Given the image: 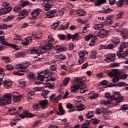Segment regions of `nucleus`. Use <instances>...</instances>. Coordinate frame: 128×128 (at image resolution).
<instances>
[{
    "instance_id": "53",
    "label": "nucleus",
    "mask_w": 128,
    "mask_h": 128,
    "mask_svg": "<svg viewBox=\"0 0 128 128\" xmlns=\"http://www.w3.org/2000/svg\"><path fill=\"white\" fill-rule=\"evenodd\" d=\"M122 36L124 38H128V32L127 31H124L122 32Z\"/></svg>"
},
{
    "instance_id": "44",
    "label": "nucleus",
    "mask_w": 128,
    "mask_h": 128,
    "mask_svg": "<svg viewBox=\"0 0 128 128\" xmlns=\"http://www.w3.org/2000/svg\"><path fill=\"white\" fill-rule=\"evenodd\" d=\"M34 92H29L28 94V98H30V100H34Z\"/></svg>"
},
{
    "instance_id": "1",
    "label": "nucleus",
    "mask_w": 128,
    "mask_h": 128,
    "mask_svg": "<svg viewBox=\"0 0 128 128\" xmlns=\"http://www.w3.org/2000/svg\"><path fill=\"white\" fill-rule=\"evenodd\" d=\"M56 44V40L54 38H48V44L42 47L40 50H36L34 48H30L28 50V54H38V56H42V54L44 52H49L50 50H52V45Z\"/></svg>"
},
{
    "instance_id": "50",
    "label": "nucleus",
    "mask_w": 128,
    "mask_h": 128,
    "mask_svg": "<svg viewBox=\"0 0 128 128\" xmlns=\"http://www.w3.org/2000/svg\"><path fill=\"white\" fill-rule=\"evenodd\" d=\"M90 56H91V58L93 60H96V58H97L96 56V52H92L90 53Z\"/></svg>"
},
{
    "instance_id": "28",
    "label": "nucleus",
    "mask_w": 128,
    "mask_h": 128,
    "mask_svg": "<svg viewBox=\"0 0 128 128\" xmlns=\"http://www.w3.org/2000/svg\"><path fill=\"white\" fill-rule=\"evenodd\" d=\"M66 108L69 110H68L69 112H72L76 110V109H74V105L70 103L68 104L66 106Z\"/></svg>"
},
{
    "instance_id": "40",
    "label": "nucleus",
    "mask_w": 128,
    "mask_h": 128,
    "mask_svg": "<svg viewBox=\"0 0 128 128\" xmlns=\"http://www.w3.org/2000/svg\"><path fill=\"white\" fill-rule=\"evenodd\" d=\"M76 12L79 16H86V12L82 10H78Z\"/></svg>"
},
{
    "instance_id": "7",
    "label": "nucleus",
    "mask_w": 128,
    "mask_h": 128,
    "mask_svg": "<svg viewBox=\"0 0 128 128\" xmlns=\"http://www.w3.org/2000/svg\"><path fill=\"white\" fill-rule=\"evenodd\" d=\"M12 94H4L2 99L0 100V106H6V104H10L12 102Z\"/></svg>"
},
{
    "instance_id": "57",
    "label": "nucleus",
    "mask_w": 128,
    "mask_h": 128,
    "mask_svg": "<svg viewBox=\"0 0 128 128\" xmlns=\"http://www.w3.org/2000/svg\"><path fill=\"white\" fill-rule=\"evenodd\" d=\"M24 56V54L22 52H18L15 54L16 58H20L21 56Z\"/></svg>"
},
{
    "instance_id": "52",
    "label": "nucleus",
    "mask_w": 128,
    "mask_h": 128,
    "mask_svg": "<svg viewBox=\"0 0 128 128\" xmlns=\"http://www.w3.org/2000/svg\"><path fill=\"white\" fill-rule=\"evenodd\" d=\"M30 4V2L28 1H22L21 2V6L23 7L24 8V6H26Z\"/></svg>"
},
{
    "instance_id": "21",
    "label": "nucleus",
    "mask_w": 128,
    "mask_h": 128,
    "mask_svg": "<svg viewBox=\"0 0 128 128\" xmlns=\"http://www.w3.org/2000/svg\"><path fill=\"white\" fill-rule=\"evenodd\" d=\"M20 118H32L34 114L30 113V111H24L22 114L19 115Z\"/></svg>"
},
{
    "instance_id": "22",
    "label": "nucleus",
    "mask_w": 128,
    "mask_h": 128,
    "mask_svg": "<svg viewBox=\"0 0 128 128\" xmlns=\"http://www.w3.org/2000/svg\"><path fill=\"white\" fill-rule=\"evenodd\" d=\"M72 39V41L76 40L78 38V34L76 33L74 35H72L71 34H68V40H70Z\"/></svg>"
},
{
    "instance_id": "54",
    "label": "nucleus",
    "mask_w": 128,
    "mask_h": 128,
    "mask_svg": "<svg viewBox=\"0 0 128 128\" xmlns=\"http://www.w3.org/2000/svg\"><path fill=\"white\" fill-rule=\"evenodd\" d=\"M14 18V16H8L7 18L4 19V22H10V20H12Z\"/></svg>"
},
{
    "instance_id": "5",
    "label": "nucleus",
    "mask_w": 128,
    "mask_h": 128,
    "mask_svg": "<svg viewBox=\"0 0 128 128\" xmlns=\"http://www.w3.org/2000/svg\"><path fill=\"white\" fill-rule=\"evenodd\" d=\"M128 48V42H120V49L118 51L116 52V55L120 58H126L128 56V49H127L126 51H124L122 50H124V48Z\"/></svg>"
},
{
    "instance_id": "26",
    "label": "nucleus",
    "mask_w": 128,
    "mask_h": 128,
    "mask_svg": "<svg viewBox=\"0 0 128 128\" xmlns=\"http://www.w3.org/2000/svg\"><path fill=\"white\" fill-rule=\"evenodd\" d=\"M40 12H42V9L40 8H36L32 12L31 14L33 18H36L40 14Z\"/></svg>"
},
{
    "instance_id": "15",
    "label": "nucleus",
    "mask_w": 128,
    "mask_h": 128,
    "mask_svg": "<svg viewBox=\"0 0 128 128\" xmlns=\"http://www.w3.org/2000/svg\"><path fill=\"white\" fill-rule=\"evenodd\" d=\"M108 86L111 88L112 86H126L124 88V90H128V84L124 82H119L118 84L110 82Z\"/></svg>"
},
{
    "instance_id": "43",
    "label": "nucleus",
    "mask_w": 128,
    "mask_h": 128,
    "mask_svg": "<svg viewBox=\"0 0 128 128\" xmlns=\"http://www.w3.org/2000/svg\"><path fill=\"white\" fill-rule=\"evenodd\" d=\"M102 116H104V118L105 120H108L110 118V114H108V112H106L103 113Z\"/></svg>"
},
{
    "instance_id": "19",
    "label": "nucleus",
    "mask_w": 128,
    "mask_h": 128,
    "mask_svg": "<svg viewBox=\"0 0 128 128\" xmlns=\"http://www.w3.org/2000/svg\"><path fill=\"white\" fill-rule=\"evenodd\" d=\"M1 44H2L7 46H10V48H14V50H20V48H18V46L17 45L8 43V42H6V41L4 40H2L1 41Z\"/></svg>"
},
{
    "instance_id": "56",
    "label": "nucleus",
    "mask_w": 128,
    "mask_h": 128,
    "mask_svg": "<svg viewBox=\"0 0 128 128\" xmlns=\"http://www.w3.org/2000/svg\"><path fill=\"white\" fill-rule=\"evenodd\" d=\"M8 112H10V114L12 116L14 114H16V108H11V109H9L8 110Z\"/></svg>"
},
{
    "instance_id": "38",
    "label": "nucleus",
    "mask_w": 128,
    "mask_h": 128,
    "mask_svg": "<svg viewBox=\"0 0 128 128\" xmlns=\"http://www.w3.org/2000/svg\"><path fill=\"white\" fill-rule=\"evenodd\" d=\"M58 37L60 40H68V35L66 36L62 34H58Z\"/></svg>"
},
{
    "instance_id": "59",
    "label": "nucleus",
    "mask_w": 128,
    "mask_h": 128,
    "mask_svg": "<svg viewBox=\"0 0 128 128\" xmlns=\"http://www.w3.org/2000/svg\"><path fill=\"white\" fill-rule=\"evenodd\" d=\"M124 12H119L117 14V18H122V16H124Z\"/></svg>"
},
{
    "instance_id": "23",
    "label": "nucleus",
    "mask_w": 128,
    "mask_h": 128,
    "mask_svg": "<svg viewBox=\"0 0 128 128\" xmlns=\"http://www.w3.org/2000/svg\"><path fill=\"white\" fill-rule=\"evenodd\" d=\"M88 94L89 96L88 98L90 100L96 99L98 96V94L94 91L89 92Z\"/></svg>"
},
{
    "instance_id": "29",
    "label": "nucleus",
    "mask_w": 128,
    "mask_h": 128,
    "mask_svg": "<svg viewBox=\"0 0 128 128\" xmlns=\"http://www.w3.org/2000/svg\"><path fill=\"white\" fill-rule=\"evenodd\" d=\"M114 24V21L110 19V17L108 16L106 19L105 22L103 24H107V26H110V24Z\"/></svg>"
},
{
    "instance_id": "31",
    "label": "nucleus",
    "mask_w": 128,
    "mask_h": 128,
    "mask_svg": "<svg viewBox=\"0 0 128 128\" xmlns=\"http://www.w3.org/2000/svg\"><path fill=\"white\" fill-rule=\"evenodd\" d=\"M90 38L96 40H98V36H94V34H89L86 37L85 40H86V42H88Z\"/></svg>"
},
{
    "instance_id": "8",
    "label": "nucleus",
    "mask_w": 128,
    "mask_h": 128,
    "mask_svg": "<svg viewBox=\"0 0 128 128\" xmlns=\"http://www.w3.org/2000/svg\"><path fill=\"white\" fill-rule=\"evenodd\" d=\"M10 4L7 2H4L2 3V6H4V8H0V16L2 14H8L12 10V6H8Z\"/></svg>"
},
{
    "instance_id": "62",
    "label": "nucleus",
    "mask_w": 128,
    "mask_h": 128,
    "mask_svg": "<svg viewBox=\"0 0 128 128\" xmlns=\"http://www.w3.org/2000/svg\"><path fill=\"white\" fill-rule=\"evenodd\" d=\"M100 50H108V46L106 45H100Z\"/></svg>"
},
{
    "instance_id": "9",
    "label": "nucleus",
    "mask_w": 128,
    "mask_h": 128,
    "mask_svg": "<svg viewBox=\"0 0 128 128\" xmlns=\"http://www.w3.org/2000/svg\"><path fill=\"white\" fill-rule=\"evenodd\" d=\"M48 106V100H43L42 101H40L39 104H34L32 108L34 110H38L40 108H46Z\"/></svg>"
},
{
    "instance_id": "49",
    "label": "nucleus",
    "mask_w": 128,
    "mask_h": 128,
    "mask_svg": "<svg viewBox=\"0 0 128 128\" xmlns=\"http://www.w3.org/2000/svg\"><path fill=\"white\" fill-rule=\"evenodd\" d=\"M70 77H67L64 79V80L63 82L64 86H68V82H70Z\"/></svg>"
},
{
    "instance_id": "35",
    "label": "nucleus",
    "mask_w": 128,
    "mask_h": 128,
    "mask_svg": "<svg viewBox=\"0 0 128 128\" xmlns=\"http://www.w3.org/2000/svg\"><path fill=\"white\" fill-rule=\"evenodd\" d=\"M104 110L105 108H97L96 109V110L95 112L96 114H104Z\"/></svg>"
},
{
    "instance_id": "33",
    "label": "nucleus",
    "mask_w": 128,
    "mask_h": 128,
    "mask_svg": "<svg viewBox=\"0 0 128 128\" xmlns=\"http://www.w3.org/2000/svg\"><path fill=\"white\" fill-rule=\"evenodd\" d=\"M70 26V22H66L65 25H61L60 26L58 30H68Z\"/></svg>"
},
{
    "instance_id": "2",
    "label": "nucleus",
    "mask_w": 128,
    "mask_h": 128,
    "mask_svg": "<svg viewBox=\"0 0 128 128\" xmlns=\"http://www.w3.org/2000/svg\"><path fill=\"white\" fill-rule=\"evenodd\" d=\"M84 78V77H81L80 78H77L75 80L76 82H78V84H74L73 86H71V92H78V90L80 88V94H84L86 92V90L84 88H82L80 86H86L85 84H84V82L82 80Z\"/></svg>"
},
{
    "instance_id": "16",
    "label": "nucleus",
    "mask_w": 128,
    "mask_h": 128,
    "mask_svg": "<svg viewBox=\"0 0 128 128\" xmlns=\"http://www.w3.org/2000/svg\"><path fill=\"white\" fill-rule=\"evenodd\" d=\"M32 2H36V0H32ZM42 8L44 10H50L52 8V4L50 3V0H44V2L42 4Z\"/></svg>"
},
{
    "instance_id": "37",
    "label": "nucleus",
    "mask_w": 128,
    "mask_h": 128,
    "mask_svg": "<svg viewBox=\"0 0 128 128\" xmlns=\"http://www.w3.org/2000/svg\"><path fill=\"white\" fill-rule=\"evenodd\" d=\"M48 94H50V91L48 90H44L42 91V93L41 94V96L44 98H47Z\"/></svg>"
},
{
    "instance_id": "11",
    "label": "nucleus",
    "mask_w": 128,
    "mask_h": 128,
    "mask_svg": "<svg viewBox=\"0 0 128 128\" xmlns=\"http://www.w3.org/2000/svg\"><path fill=\"white\" fill-rule=\"evenodd\" d=\"M98 36L101 38H106L110 36V30H106L104 28L100 29L98 32Z\"/></svg>"
},
{
    "instance_id": "36",
    "label": "nucleus",
    "mask_w": 128,
    "mask_h": 128,
    "mask_svg": "<svg viewBox=\"0 0 128 128\" xmlns=\"http://www.w3.org/2000/svg\"><path fill=\"white\" fill-rule=\"evenodd\" d=\"M106 0H98L95 2L96 6H99L100 4H106Z\"/></svg>"
},
{
    "instance_id": "47",
    "label": "nucleus",
    "mask_w": 128,
    "mask_h": 128,
    "mask_svg": "<svg viewBox=\"0 0 128 128\" xmlns=\"http://www.w3.org/2000/svg\"><path fill=\"white\" fill-rule=\"evenodd\" d=\"M2 60L5 62H10V58L8 56H4L2 57Z\"/></svg>"
},
{
    "instance_id": "30",
    "label": "nucleus",
    "mask_w": 128,
    "mask_h": 128,
    "mask_svg": "<svg viewBox=\"0 0 128 128\" xmlns=\"http://www.w3.org/2000/svg\"><path fill=\"white\" fill-rule=\"evenodd\" d=\"M13 100L14 102H20L22 100V96L18 95H13Z\"/></svg>"
},
{
    "instance_id": "3",
    "label": "nucleus",
    "mask_w": 128,
    "mask_h": 128,
    "mask_svg": "<svg viewBox=\"0 0 128 128\" xmlns=\"http://www.w3.org/2000/svg\"><path fill=\"white\" fill-rule=\"evenodd\" d=\"M108 76H112L114 78L112 80L113 82H116L120 80V78L122 80H126L128 78L126 74H124V76L120 75V72L118 69H113L111 71L108 72Z\"/></svg>"
},
{
    "instance_id": "32",
    "label": "nucleus",
    "mask_w": 128,
    "mask_h": 128,
    "mask_svg": "<svg viewBox=\"0 0 128 128\" xmlns=\"http://www.w3.org/2000/svg\"><path fill=\"white\" fill-rule=\"evenodd\" d=\"M24 72H28V70H19L18 72H14V74L16 76H24Z\"/></svg>"
},
{
    "instance_id": "17",
    "label": "nucleus",
    "mask_w": 128,
    "mask_h": 128,
    "mask_svg": "<svg viewBox=\"0 0 128 128\" xmlns=\"http://www.w3.org/2000/svg\"><path fill=\"white\" fill-rule=\"evenodd\" d=\"M3 84L6 88H10L11 86H12V82L10 80H5L2 81V78H0V86Z\"/></svg>"
},
{
    "instance_id": "61",
    "label": "nucleus",
    "mask_w": 128,
    "mask_h": 128,
    "mask_svg": "<svg viewBox=\"0 0 128 128\" xmlns=\"http://www.w3.org/2000/svg\"><path fill=\"white\" fill-rule=\"evenodd\" d=\"M46 82H54V78L50 77V76H48L46 77Z\"/></svg>"
},
{
    "instance_id": "20",
    "label": "nucleus",
    "mask_w": 128,
    "mask_h": 128,
    "mask_svg": "<svg viewBox=\"0 0 128 128\" xmlns=\"http://www.w3.org/2000/svg\"><path fill=\"white\" fill-rule=\"evenodd\" d=\"M58 12V10H49L46 13V18H52L56 16V14Z\"/></svg>"
},
{
    "instance_id": "4",
    "label": "nucleus",
    "mask_w": 128,
    "mask_h": 128,
    "mask_svg": "<svg viewBox=\"0 0 128 128\" xmlns=\"http://www.w3.org/2000/svg\"><path fill=\"white\" fill-rule=\"evenodd\" d=\"M105 97L106 98H110V100H108L106 101H102V104H104V106H108V104H110L112 102V100H115L116 102H122L124 100V96H117L116 97L115 95L110 96V94L108 92H106L105 94Z\"/></svg>"
},
{
    "instance_id": "60",
    "label": "nucleus",
    "mask_w": 128,
    "mask_h": 128,
    "mask_svg": "<svg viewBox=\"0 0 128 128\" xmlns=\"http://www.w3.org/2000/svg\"><path fill=\"white\" fill-rule=\"evenodd\" d=\"M112 12V10L110 8H108L106 10H104V14H109V12Z\"/></svg>"
},
{
    "instance_id": "45",
    "label": "nucleus",
    "mask_w": 128,
    "mask_h": 128,
    "mask_svg": "<svg viewBox=\"0 0 128 128\" xmlns=\"http://www.w3.org/2000/svg\"><path fill=\"white\" fill-rule=\"evenodd\" d=\"M28 77L30 80H36V74L33 73L28 74Z\"/></svg>"
},
{
    "instance_id": "14",
    "label": "nucleus",
    "mask_w": 128,
    "mask_h": 128,
    "mask_svg": "<svg viewBox=\"0 0 128 128\" xmlns=\"http://www.w3.org/2000/svg\"><path fill=\"white\" fill-rule=\"evenodd\" d=\"M120 39L118 38H114L113 40H112V42H114V44H108L107 45V50H112V48H114L115 46H116L118 44H120Z\"/></svg>"
},
{
    "instance_id": "58",
    "label": "nucleus",
    "mask_w": 128,
    "mask_h": 128,
    "mask_svg": "<svg viewBox=\"0 0 128 128\" xmlns=\"http://www.w3.org/2000/svg\"><path fill=\"white\" fill-rule=\"evenodd\" d=\"M6 70H12L14 69V66H12L10 65V64H8L7 66H6Z\"/></svg>"
},
{
    "instance_id": "41",
    "label": "nucleus",
    "mask_w": 128,
    "mask_h": 128,
    "mask_svg": "<svg viewBox=\"0 0 128 128\" xmlns=\"http://www.w3.org/2000/svg\"><path fill=\"white\" fill-rule=\"evenodd\" d=\"M94 112L92 111H89L88 112L86 113V116L87 118H92V116H94Z\"/></svg>"
},
{
    "instance_id": "12",
    "label": "nucleus",
    "mask_w": 128,
    "mask_h": 128,
    "mask_svg": "<svg viewBox=\"0 0 128 128\" xmlns=\"http://www.w3.org/2000/svg\"><path fill=\"white\" fill-rule=\"evenodd\" d=\"M88 54V52L86 50L80 51L78 53L80 58V60H78V62H79L80 64L84 62L85 56Z\"/></svg>"
},
{
    "instance_id": "34",
    "label": "nucleus",
    "mask_w": 128,
    "mask_h": 128,
    "mask_svg": "<svg viewBox=\"0 0 128 128\" xmlns=\"http://www.w3.org/2000/svg\"><path fill=\"white\" fill-rule=\"evenodd\" d=\"M32 41V36H28L26 38V40L22 43V44L23 46H28Z\"/></svg>"
},
{
    "instance_id": "10",
    "label": "nucleus",
    "mask_w": 128,
    "mask_h": 128,
    "mask_svg": "<svg viewBox=\"0 0 128 128\" xmlns=\"http://www.w3.org/2000/svg\"><path fill=\"white\" fill-rule=\"evenodd\" d=\"M46 74H50V71L48 70H44L42 71H39L38 73V76L37 78L38 80H41V82H42L46 78Z\"/></svg>"
},
{
    "instance_id": "25",
    "label": "nucleus",
    "mask_w": 128,
    "mask_h": 128,
    "mask_svg": "<svg viewBox=\"0 0 128 128\" xmlns=\"http://www.w3.org/2000/svg\"><path fill=\"white\" fill-rule=\"evenodd\" d=\"M32 36L34 38H36V40H40L42 36V34L40 32L36 33V32H33L32 33Z\"/></svg>"
},
{
    "instance_id": "46",
    "label": "nucleus",
    "mask_w": 128,
    "mask_h": 128,
    "mask_svg": "<svg viewBox=\"0 0 128 128\" xmlns=\"http://www.w3.org/2000/svg\"><path fill=\"white\" fill-rule=\"evenodd\" d=\"M126 110H128V105L124 104L120 107V108L118 109V110H122L123 112H126Z\"/></svg>"
},
{
    "instance_id": "42",
    "label": "nucleus",
    "mask_w": 128,
    "mask_h": 128,
    "mask_svg": "<svg viewBox=\"0 0 128 128\" xmlns=\"http://www.w3.org/2000/svg\"><path fill=\"white\" fill-rule=\"evenodd\" d=\"M91 124H100V120L96 118H92Z\"/></svg>"
},
{
    "instance_id": "48",
    "label": "nucleus",
    "mask_w": 128,
    "mask_h": 128,
    "mask_svg": "<svg viewBox=\"0 0 128 128\" xmlns=\"http://www.w3.org/2000/svg\"><path fill=\"white\" fill-rule=\"evenodd\" d=\"M84 104H80L76 105V108H78L79 110L82 111L84 110Z\"/></svg>"
},
{
    "instance_id": "24",
    "label": "nucleus",
    "mask_w": 128,
    "mask_h": 128,
    "mask_svg": "<svg viewBox=\"0 0 128 128\" xmlns=\"http://www.w3.org/2000/svg\"><path fill=\"white\" fill-rule=\"evenodd\" d=\"M30 66V63L29 62H26L24 63L23 64H20L18 66H17V70H18V68H20V70H24L26 68H28Z\"/></svg>"
},
{
    "instance_id": "51",
    "label": "nucleus",
    "mask_w": 128,
    "mask_h": 128,
    "mask_svg": "<svg viewBox=\"0 0 128 128\" xmlns=\"http://www.w3.org/2000/svg\"><path fill=\"white\" fill-rule=\"evenodd\" d=\"M62 98V95H58L57 97L53 99V102H60V100Z\"/></svg>"
},
{
    "instance_id": "55",
    "label": "nucleus",
    "mask_w": 128,
    "mask_h": 128,
    "mask_svg": "<svg viewBox=\"0 0 128 128\" xmlns=\"http://www.w3.org/2000/svg\"><path fill=\"white\" fill-rule=\"evenodd\" d=\"M44 87H34V90H36V92H42L44 90Z\"/></svg>"
},
{
    "instance_id": "64",
    "label": "nucleus",
    "mask_w": 128,
    "mask_h": 128,
    "mask_svg": "<svg viewBox=\"0 0 128 128\" xmlns=\"http://www.w3.org/2000/svg\"><path fill=\"white\" fill-rule=\"evenodd\" d=\"M6 24H2V25H0V30H6Z\"/></svg>"
},
{
    "instance_id": "27",
    "label": "nucleus",
    "mask_w": 128,
    "mask_h": 128,
    "mask_svg": "<svg viewBox=\"0 0 128 128\" xmlns=\"http://www.w3.org/2000/svg\"><path fill=\"white\" fill-rule=\"evenodd\" d=\"M55 50L58 52V53L60 52H62V50H66V46L64 44L58 45L56 47Z\"/></svg>"
},
{
    "instance_id": "18",
    "label": "nucleus",
    "mask_w": 128,
    "mask_h": 128,
    "mask_svg": "<svg viewBox=\"0 0 128 128\" xmlns=\"http://www.w3.org/2000/svg\"><path fill=\"white\" fill-rule=\"evenodd\" d=\"M105 60L106 62H114L116 60V54H108L106 55Z\"/></svg>"
},
{
    "instance_id": "6",
    "label": "nucleus",
    "mask_w": 128,
    "mask_h": 128,
    "mask_svg": "<svg viewBox=\"0 0 128 128\" xmlns=\"http://www.w3.org/2000/svg\"><path fill=\"white\" fill-rule=\"evenodd\" d=\"M22 8L20 7H15L14 8V12H19L18 14V16H19L18 17V20H24V18H26V17L28 16V14H30L28 10H24L20 12Z\"/></svg>"
},
{
    "instance_id": "63",
    "label": "nucleus",
    "mask_w": 128,
    "mask_h": 128,
    "mask_svg": "<svg viewBox=\"0 0 128 128\" xmlns=\"http://www.w3.org/2000/svg\"><path fill=\"white\" fill-rule=\"evenodd\" d=\"M112 68H118V66H120V64L119 63H112Z\"/></svg>"
},
{
    "instance_id": "39",
    "label": "nucleus",
    "mask_w": 128,
    "mask_h": 128,
    "mask_svg": "<svg viewBox=\"0 0 128 128\" xmlns=\"http://www.w3.org/2000/svg\"><path fill=\"white\" fill-rule=\"evenodd\" d=\"M60 26V22H54L52 24L51 26V28L52 30H56V28H58V26Z\"/></svg>"
},
{
    "instance_id": "13",
    "label": "nucleus",
    "mask_w": 128,
    "mask_h": 128,
    "mask_svg": "<svg viewBox=\"0 0 128 128\" xmlns=\"http://www.w3.org/2000/svg\"><path fill=\"white\" fill-rule=\"evenodd\" d=\"M58 109H59V112L56 111L55 109L52 110L50 111V114H58V116H64V108L62 107V104H59L58 106Z\"/></svg>"
}]
</instances>
